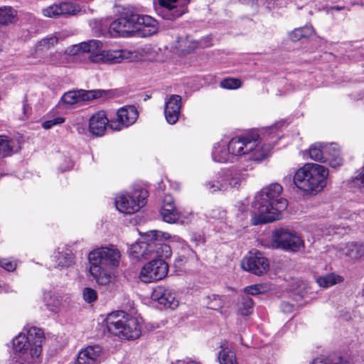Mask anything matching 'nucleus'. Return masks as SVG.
Here are the masks:
<instances>
[{
  "label": "nucleus",
  "instance_id": "1",
  "mask_svg": "<svg viewBox=\"0 0 364 364\" xmlns=\"http://www.w3.org/2000/svg\"><path fill=\"white\" fill-rule=\"evenodd\" d=\"M282 186L272 183L257 193L252 202V224L272 223L281 218L282 210L287 207V200L280 195Z\"/></svg>",
  "mask_w": 364,
  "mask_h": 364
},
{
  "label": "nucleus",
  "instance_id": "2",
  "mask_svg": "<svg viewBox=\"0 0 364 364\" xmlns=\"http://www.w3.org/2000/svg\"><path fill=\"white\" fill-rule=\"evenodd\" d=\"M259 138L257 133L234 137L228 143V151L232 157L245 156L248 160L260 161L270 154L274 144L260 146L257 144Z\"/></svg>",
  "mask_w": 364,
  "mask_h": 364
},
{
  "label": "nucleus",
  "instance_id": "3",
  "mask_svg": "<svg viewBox=\"0 0 364 364\" xmlns=\"http://www.w3.org/2000/svg\"><path fill=\"white\" fill-rule=\"evenodd\" d=\"M328 169L320 164L308 163L294 176L295 186L304 192L316 194L326 185Z\"/></svg>",
  "mask_w": 364,
  "mask_h": 364
},
{
  "label": "nucleus",
  "instance_id": "4",
  "mask_svg": "<svg viewBox=\"0 0 364 364\" xmlns=\"http://www.w3.org/2000/svg\"><path fill=\"white\" fill-rule=\"evenodd\" d=\"M105 322L108 332L121 339L135 340L141 335L137 320L124 311L110 313Z\"/></svg>",
  "mask_w": 364,
  "mask_h": 364
},
{
  "label": "nucleus",
  "instance_id": "5",
  "mask_svg": "<svg viewBox=\"0 0 364 364\" xmlns=\"http://www.w3.org/2000/svg\"><path fill=\"white\" fill-rule=\"evenodd\" d=\"M167 232L158 230H151L145 235V240H149V252L150 259H166L171 255V250L166 243L170 238Z\"/></svg>",
  "mask_w": 364,
  "mask_h": 364
},
{
  "label": "nucleus",
  "instance_id": "6",
  "mask_svg": "<svg viewBox=\"0 0 364 364\" xmlns=\"http://www.w3.org/2000/svg\"><path fill=\"white\" fill-rule=\"evenodd\" d=\"M148 191L145 189L136 190L132 195L121 194L115 198L117 209L125 214L138 211L146 203Z\"/></svg>",
  "mask_w": 364,
  "mask_h": 364
},
{
  "label": "nucleus",
  "instance_id": "7",
  "mask_svg": "<svg viewBox=\"0 0 364 364\" xmlns=\"http://www.w3.org/2000/svg\"><path fill=\"white\" fill-rule=\"evenodd\" d=\"M120 252L113 247H103L91 252L88 259L91 266H99L102 269L116 267L119 265Z\"/></svg>",
  "mask_w": 364,
  "mask_h": 364
},
{
  "label": "nucleus",
  "instance_id": "8",
  "mask_svg": "<svg viewBox=\"0 0 364 364\" xmlns=\"http://www.w3.org/2000/svg\"><path fill=\"white\" fill-rule=\"evenodd\" d=\"M273 246L291 252L304 248V242L295 232L280 228L273 232Z\"/></svg>",
  "mask_w": 364,
  "mask_h": 364
},
{
  "label": "nucleus",
  "instance_id": "9",
  "mask_svg": "<svg viewBox=\"0 0 364 364\" xmlns=\"http://www.w3.org/2000/svg\"><path fill=\"white\" fill-rule=\"evenodd\" d=\"M15 361L13 364H31L39 357L42 351L37 343H11Z\"/></svg>",
  "mask_w": 364,
  "mask_h": 364
},
{
  "label": "nucleus",
  "instance_id": "10",
  "mask_svg": "<svg viewBox=\"0 0 364 364\" xmlns=\"http://www.w3.org/2000/svg\"><path fill=\"white\" fill-rule=\"evenodd\" d=\"M144 266L140 279L145 283L154 282L164 278L168 271V264L163 259H154Z\"/></svg>",
  "mask_w": 364,
  "mask_h": 364
},
{
  "label": "nucleus",
  "instance_id": "11",
  "mask_svg": "<svg viewBox=\"0 0 364 364\" xmlns=\"http://www.w3.org/2000/svg\"><path fill=\"white\" fill-rule=\"evenodd\" d=\"M109 92L105 90H77L65 92L61 97L63 103L73 105L82 101H90L95 99H107L109 97Z\"/></svg>",
  "mask_w": 364,
  "mask_h": 364
},
{
  "label": "nucleus",
  "instance_id": "12",
  "mask_svg": "<svg viewBox=\"0 0 364 364\" xmlns=\"http://www.w3.org/2000/svg\"><path fill=\"white\" fill-rule=\"evenodd\" d=\"M178 0H159V15L164 19L174 21L187 12L186 6L191 0H183L181 5H177Z\"/></svg>",
  "mask_w": 364,
  "mask_h": 364
},
{
  "label": "nucleus",
  "instance_id": "13",
  "mask_svg": "<svg viewBox=\"0 0 364 364\" xmlns=\"http://www.w3.org/2000/svg\"><path fill=\"white\" fill-rule=\"evenodd\" d=\"M151 299L163 305L165 308L172 310L178 306L179 301L176 299V293L172 289L164 286H158L153 290Z\"/></svg>",
  "mask_w": 364,
  "mask_h": 364
},
{
  "label": "nucleus",
  "instance_id": "14",
  "mask_svg": "<svg viewBox=\"0 0 364 364\" xmlns=\"http://www.w3.org/2000/svg\"><path fill=\"white\" fill-rule=\"evenodd\" d=\"M135 35L139 37L147 38L157 33L159 26L158 21L148 15L136 14Z\"/></svg>",
  "mask_w": 364,
  "mask_h": 364
},
{
  "label": "nucleus",
  "instance_id": "15",
  "mask_svg": "<svg viewBox=\"0 0 364 364\" xmlns=\"http://www.w3.org/2000/svg\"><path fill=\"white\" fill-rule=\"evenodd\" d=\"M242 267L256 275H262L269 268L268 259L263 255L257 252L255 254L244 258L242 262Z\"/></svg>",
  "mask_w": 364,
  "mask_h": 364
},
{
  "label": "nucleus",
  "instance_id": "16",
  "mask_svg": "<svg viewBox=\"0 0 364 364\" xmlns=\"http://www.w3.org/2000/svg\"><path fill=\"white\" fill-rule=\"evenodd\" d=\"M80 10L81 9L78 4L70 1H63L54 4L43 9V14L47 17L55 18L59 16L76 15Z\"/></svg>",
  "mask_w": 364,
  "mask_h": 364
},
{
  "label": "nucleus",
  "instance_id": "17",
  "mask_svg": "<svg viewBox=\"0 0 364 364\" xmlns=\"http://www.w3.org/2000/svg\"><path fill=\"white\" fill-rule=\"evenodd\" d=\"M182 98L178 95H171L165 102L164 115L166 122L170 124H175L181 114Z\"/></svg>",
  "mask_w": 364,
  "mask_h": 364
},
{
  "label": "nucleus",
  "instance_id": "18",
  "mask_svg": "<svg viewBox=\"0 0 364 364\" xmlns=\"http://www.w3.org/2000/svg\"><path fill=\"white\" fill-rule=\"evenodd\" d=\"M20 339H25V341H43V340H50L53 338L49 333L46 334L42 328L25 326L23 331L16 336L11 341H21Z\"/></svg>",
  "mask_w": 364,
  "mask_h": 364
},
{
  "label": "nucleus",
  "instance_id": "19",
  "mask_svg": "<svg viewBox=\"0 0 364 364\" xmlns=\"http://www.w3.org/2000/svg\"><path fill=\"white\" fill-rule=\"evenodd\" d=\"M108 122L105 112H97L90 119L89 131L95 136H101L105 134Z\"/></svg>",
  "mask_w": 364,
  "mask_h": 364
},
{
  "label": "nucleus",
  "instance_id": "20",
  "mask_svg": "<svg viewBox=\"0 0 364 364\" xmlns=\"http://www.w3.org/2000/svg\"><path fill=\"white\" fill-rule=\"evenodd\" d=\"M102 43L98 40H90L80 44V50L82 53H89V60L92 63H99L103 60L101 48Z\"/></svg>",
  "mask_w": 364,
  "mask_h": 364
},
{
  "label": "nucleus",
  "instance_id": "21",
  "mask_svg": "<svg viewBox=\"0 0 364 364\" xmlns=\"http://www.w3.org/2000/svg\"><path fill=\"white\" fill-rule=\"evenodd\" d=\"M102 351V348L98 344L89 346L79 353L76 364H95Z\"/></svg>",
  "mask_w": 364,
  "mask_h": 364
},
{
  "label": "nucleus",
  "instance_id": "22",
  "mask_svg": "<svg viewBox=\"0 0 364 364\" xmlns=\"http://www.w3.org/2000/svg\"><path fill=\"white\" fill-rule=\"evenodd\" d=\"M74 255L68 248L58 247L54 252V267H69L74 264Z\"/></svg>",
  "mask_w": 364,
  "mask_h": 364
},
{
  "label": "nucleus",
  "instance_id": "23",
  "mask_svg": "<svg viewBox=\"0 0 364 364\" xmlns=\"http://www.w3.org/2000/svg\"><path fill=\"white\" fill-rule=\"evenodd\" d=\"M222 175L225 182H228V188L229 187L238 188L242 181H245L248 176L246 170L238 168L228 170Z\"/></svg>",
  "mask_w": 364,
  "mask_h": 364
},
{
  "label": "nucleus",
  "instance_id": "24",
  "mask_svg": "<svg viewBox=\"0 0 364 364\" xmlns=\"http://www.w3.org/2000/svg\"><path fill=\"white\" fill-rule=\"evenodd\" d=\"M324 150V162L327 161L333 168L340 166L343 164V158L337 144H326Z\"/></svg>",
  "mask_w": 364,
  "mask_h": 364
},
{
  "label": "nucleus",
  "instance_id": "25",
  "mask_svg": "<svg viewBox=\"0 0 364 364\" xmlns=\"http://www.w3.org/2000/svg\"><path fill=\"white\" fill-rule=\"evenodd\" d=\"M117 117L125 127H127L136 122L138 117V112L133 105L124 106L118 109Z\"/></svg>",
  "mask_w": 364,
  "mask_h": 364
},
{
  "label": "nucleus",
  "instance_id": "26",
  "mask_svg": "<svg viewBox=\"0 0 364 364\" xmlns=\"http://www.w3.org/2000/svg\"><path fill=\"white\" fill-rule=\"evenodd\" d=\"M103 60L110 62L112 63H120L124 60H129L132 58V53L127 50H114L108 51H102Z\"/></svg>",
  "mask_w": 364,
  "mask_h": 364
},
{
  "label": "nucleus",
  "instance_id": "27",
  "mask_svg": "<svg viewBox=\"0 0 364 364\" xmlns=\"http://www.w3.org/2000/svg\"><path fill=\"white\" fill-rule=\"evenodd\" d=\"M130 254L137 259H149V240L144 239V241L132 245L130 247Z\"/></svg>",
  "mask_w": 364,
  "mask_h": 364
},
{
  "label": "nucleus",
  "instance_id": "28",
  "mask_svg": "<svg viewBox=\"0 0 364 364\" xmlns=\"http://www.w3.org/2000/svg\"><path fill=\"white\" fill-rule=\"evenodd\" d=\"M90 272L97 284L100 286H105L112 280V276L106 269H102L99 266H90Z\"/></svg>",
  "mask_w": 364,
  "mask_h": 364
},
{
  "label": "nucleus",
  "instance_id": "29",
  "mask_svg": "<svg viewBox=\"0 0 364 364\" xmlns=\"http://www.w3.org/2000/svg\"><path fill=\"white\" fill-rule=\"evenodd\" d=\"M345 255L353 260L364 259V243H348L346 247Z\"/></svg>",
  "mask_w": 364,
  "mask_h": 364
},
{
  "label": "nucleus",
  "instance_id": "30",
  "mask_svg": "<svg viewBox=\"0 0 364 364\" xmlns=\"http://www.w3.org/2000/svg\"><path fill=\"white\" fill-rule=\"evenodd\" d=\"M121 26L122 22H120L119 18L110 23L106 21L102 25V35L113 38L118 37L122 33Z\"/></svg>",
  "mask_w": 364,
  "mask_h": 364
},
{
  "label": "nucleus",
  "instance_id": "31",
  "mask_svg": "<svg viewBox=\"0 0 364 364\" xmlns=\"http://www.w3.org/2000/svg\"><path fill=\"white\" fill-rule=\"evenodd\" d=\"M136 14L133 12H125L124 15L119 18L122 22V31L124 33H133L135 34L136 30Z\"/></svg>",
  "mask_w": 364,
  "mask_h": 364
},
{
  "label": "nucleus",
  "instance_id": "32",
  "mask_svg": "<svg viewBox=\"0 0 364 364\" xmlns=\"http://www.w3.org/2000/svg\"><path fill=\"white\" fill-rule=\"evenodd\" d=\"M212 157L213 161L220 163L231 161V155L228 151V147L226 148L225 144H215L212 151Z\"/></svg>",
  "mask_w": 364,
  "mask_h": 364
},
{
  "label": "nucleus",
  "instance_id": "33",
  "mask_svg": "<svg viewBox=\"0 0 364 364\" xmlns=\"http://www.w3.org/2000/svg\"><path fill=\"white\" fill-rule=\"evenodd\" d=\"M237 313L241 316H248L253 309V301L247 295L242 296L237 302Z\"/></svg>",
  "mask_w": 364,
  "mask_h": 364
},
{
  "label": "nucleus",
  "instance_id": "34",
  "mask_svg": "<svg viewBox=\"0 0 364 364\" xmlns=\"http://www.w3.org/2000/svg\"><path fill=\"white\" fill-rule=\"evenodd\" d=\"M326 144L323 143H316L312 144L309 149V158L312 160L324 162Z\"/></svg>",
  "mask_w": 364,
  "mask_h": 364
},
{
  "label": "nucleus",
  "instance_id": "35",
  "mask_svg": "<svg viewBox=\"0 0 364 364\" xmlns=\"http://www.w3.org/2000/svg\"><path fill=\"white\" fill-rule=\"evenodd\" d=\"M220 348L222 349L218 353L220 364H238L235 352L224 345L221 346Z\"/></svg>",
  "mask_w": 364,
  "mask_h": 364
},
{
  "label": "nucleus",
  "instance_id": "36",
  "mask_svg": "<svg viewBox=\"0 0 364 364\" xmlns=\"http://www.w3.org/2000/svg\"><path fill=\"white\" fill-rule=\"evenodd\" d=\"M343 277L335 274L334 273L327 274L324 276H320L316 279L317 284L321 287H328L337 283L343 282Z\"/></svg>",
  "mask_w": 364,
  "mask_h": 364
},
{
  "label": "nucleus",
  "instance_id": "37",
  "mask_svg": "<svg viewBox=\"0 0 364 364\" xmlns=\"http://www.w3.org/2000/svg\"><path fill=\"white\" fill-rule=\"evenodd\" d=\"M205 187L211 193L218 191H225L228 189V182H225L223 175L219 173L215 179L207 182Z\"/></svg>",
  "mask_w": 364,
  "mask_h": 364
},
{
  "label": "nucleus",
  "instance_id": "38",
  "mask_svg": "<svg viewBox=\"0 0 364 364\" xmlns=\"http://www.w3.org/2000/svg\"><path fill=\"white\" fill-rule=\"evenodd\" d=\"M206 304L208 309L218 311L225 305L224 296L212 294L205 297Z\"/></svg>",
  "mask_w": 364,
  "mask_h": 364
},
{
  "label": "nucleus",
  "instance_id": "39",
  "mask_svg": "<svg viewBox=\"0 0 364 364\" xmlns=\"http://www.w3.org/2000/svg\"><path fill=\"white\" fill-rule=\"evenodd\" d=\"M16 11L11 7H0V24L6 25L14 23Z\"/></svg>",
  "mask_w": 364,
  "mask_h": 364
},
{
  "label": "nucleus",
  "instance_id": "40",
  "mask_svg": "<svg viewBox=\"0 0 364 364\" xmlns=\"http://www.w3.org/2000/svg\"><path fill=\"white\" fill-rule=\"evenodd\" d=\"M14 141L9 139L7 136H0V156H10L14 151Z\"/></svg>",
  "mask_w": 364,
  "mask_h": 364
},
{
  "label": "nucleus",
  "instance_id": "41",
  "mask_svg": "<svg viewBox=\"0 0 364 364\" xmlns=\"http://www.w3.org/2000/svg\"><path fill=\"white\" fill-rule=\"evenodd\" d=\"M170 208H161V215L162 216L163 220L168 223H176L179 218L178 213L176 209V207H171Z\"/></svg>",
  "mask_w": 364,
  "mask_h": 364
},
{
  "label": "nucleus",
  "instance_id": "42",
  "mask_svg": "<svg viewBox=\"0 0 364 364\" xmlns=\"http://www.w3.org/2000/svg\"><path fill=\"white\" fill-rule=\"evenodd\" d=\"M58 38L55 36H48L46 38L38 41L36 44L37 50L42 51L44 49H49L58 43Z\"/></svg>",
  "mask_w": 364,
  "mask_h": 364
},
{
  "label": "nucleus",
  "instance_id": "43",
  "mask_svg": "<svg viewBox=\"0 0 364 364\" xmlns=\"http://www.w3.org/2000/svg\"><path fill=\"white\" fill-rule=\"evenodd\" d=\"M338 362L331 363L328 360L316 359L313 361L312 364H363L362 361L358 360V359H345L343 357H338Z\"/></svg>",
  "mask_w": 364,
  "mask_h": 364
},
{
  "label": "nucleus",
  "instance_id": "44",
  "mask_svg": "<svg viewBox=\"0 0 364 364\" xmlns=\"http://www.w3.org/2000/svg\"><path fill=\"white\" fill-rule=\"evenodd\" d=\"M220 86L225 89H237L242 86V82L240 79L228 77L220 82Z\"/></svg>",
  "mask_w": 364,
  "mask_h": 364
},
{
  "label": "nucleus",
  "instance_id": "45",
  "mask_svg": "<svg viewBox=\"0 0 364 364\" xmlns=\"http://www.w3.org/2000/svg\"><path fill=\"white\" fill-rule=\"evenodd\" d=\"M205 216L215 220H222L225 217V212L218 207L209 208L205 211Z\"/></svg>",
  "mask_w": 364,
  "mask_h": 364
},
{
  "label": "nucleus",
  "instance_id": "46",
  "mask_svg": "<svg viewBox=\"0 0 364 364\" xmlns=\"http://www.w3.org/2000/svg\"><path fill=\"white\" fill-rule=\"evenodd\" d=\"M82 296L84 300L89 304L94 302L97 299V291L90 287H86L83 289Z\"/></svg>",
  "mask_w": 364,
  "mask_h": 364
},
{
  "label": "nucleus",
  "instance_id": "47",
  "mask_svg": "<svg viewBox=\"0 0 364 364\" xmlns=\"http://www.w3.org/2000/svg\"><path fill=\"white\" fill-rule=\"evenodd\" d=\"M0 267L8 272L14 271L16 268V264L9 259H0Z\"/></svg>",
  "mask_w": 364,
  "mask_h": 364
},
{
  "label": "nucleus",
  "instance_id": "48",
  "mask_svg": "<svg viewBox=\"0 0 364 364\" xmlns=\"http://www.w3.org/2000/svg\"><path fill=\"white\" fill-rule=\"evenodd\" d=\"M64 122L65 119L63 118L57 117L55 119L44 122L43 123V127L46 129H48L53 127L54 125L63 124Z\"/></svg>",
  "mask_w": 364,
  "mask_h": 364
},
{
  "label": "nucleus",
  "instance_id": "49",
  "mask_svg": "<svg viewBox=\"0 0 364 364\" xmlns=\"http://www.w3.org/2000/svg\"><path fill=\"white\" fill-rule=\"evenodd\" d=\"M245 292L247 294L257 295L262 292V287L258 284L245 287Z\"/></svg>",
  "mask_w": 364,
  "mask_h": 364
},
{
  "label": "nucleus",
  "instance_id": "50",
  "mask_svg": "<svg viewBox=\"0 0 364 364\" xmlns=\"http://www.w3.org/2000/svg\"><path fill=\"white\" fill-rule=\"evenodd\" d=\"M191 241L195 242L196 246L205 242V237L200 233L193 232L191 234Z\"/></svg>",
  "mask_w": 364,
  "mask_h": 364
},
{
  "label": "nucleus",
  "instance_id": "51",
  "mask_svg": "<svg viewBox=\"0 0 364 364\" xmlns=\"http://www.w3.org/2000/svg\"><path fill=\"white\" fill-rule=\"evenodd\" d=\"M299 29L302 33L303 38H309L314 32V29L311 26H305L304 27L299 28Z\"/></svg>",
  "mask_w": 364,
  "mask_h": 364
},
{
  "label": "nucleus",
  "instance_id": "52",
  "mask_svg": "<svg viewBox=\"0 0 364 364\" xmlns=\"http://www.w3.org/2000/svg\"><path fill=\"white\" fill-rule=\"evenodd\" d=\"M107 125L111 129L114 131H119L123 127H124V124H122L120 121L118 120V119L116 121H109Z\"/></svg>",
  "mask_w": 364,
  "mask_h": 364
},
{
  "label": "nucleus",
  "instance_id": "53",
  "mask_svg": "<svg viewBox=\"0 0 364 364\" xmlns=\"http://www.w3.org/2000/svg\"><path fill=\"white\" fill-rule=\"evenodd\" d=\"M280 308L284 313L289 314L292 312L294 306L288 301H282Z\"/></svg>",
  "mask_w": 364,
  "mask_h": 364
},
{
  "label": "nucleus",
  "instance_id": "54",
  "mask_svg": "<svg viewBox=\"0 0 364 364\" xmlns=\"http://www.w3.org/2000/svg\"><path fill=\"white\" fill-rule=\"evenodd\" d=\"M290 39L296 42L299 40H301L302 38V33L299 31V28L294 29L290 34H289Z\"/></svg>",
  "mask_w": 364,
  "mask_h": 364
},
{
  "label": "nucleus",
  "instance_id": "55",
  "mask_svg": "<svg viewBox=\"0 0 364 364\" xmlns=\"http://www.w3.org/2000/svg\"><path fill=\"white\" fill-rule=\"evenodd\" d=\"M169 205L171 207H175L174 206V204H173V200L171 196H167L164 198V205L162 208H166L167 207L168 208H169Z\"/></svg>",
  "mask_w": 364,
  "mask_h": 364
},
{
  "label": "nucleus",
  "instance_id": "56",
  "mask_svg": "<svg viewBox=\"0 0 364 364\" xmlns=\"http://www.w3.org/2000/svg\"><path fill=\"white\" fill-rule=\"evenodd\" d=\"M65 162L66 164V167H63L62 165L59 167V168L60 169V171L62 172L65 171L69 170L70 168H73V164H74L71 160L68 159H65Z\"/></svg>",
  "mask_w": 364,
  "mask_h": 364
},
{
  "label": "nucleus",
  "instance_id": "57",
  "mask_svg": "<svg viewBox=\"0 0 364 364\" xmlns=\"http://www.w3.org/2000/svg\"><path fill=\"white\" fill-rule=\"evenodd\" d=\"M28 108H29V107L28 105L27 97H26V96H25L23 101V112L25 115L26 114Z\"/></svg>",
  "mask_w": 364,
  "mask_h": 364
},
{
  "label": "nucleus",
  "instance_id": "58",
  "mask_svg": "<svg viewBox=\"0 0 364 364\" xmlns=\"http://www.w3.org/2000/svg\"><path fill=\"white\" fill-rule=\"evenodd\" d=\"M176 364H200V363H198L195 360H188V361H185V360H177L176 361Z\"/></svg>",
  "mask_w": 364,
  "mask_h": 364
},
{
  "label": "nucleus",
  "instance_id": "59",
  "mask_svg": "<svg viewBox=\"0 0 364 364\" xmlns=\"http://www.w3.org/2000/svg\"><path fill=\"white\" fill-rule=\"evenodd\" d=\"M358 181H360V183L364 187V171H362V173L358 176V178H357Z\"/></svg>",
  "mask_w": 364,
  "mask_h": 364
},
{
  "label": "nucleus",
  "instance_id": "60",
  "mask_svg": "<svg viewBox=\"0 0 364 364\" xmlns=\"http://www.w3.org/2000/svg\"><path fill=\"white\" fill-rule=\"evenodd\" d=\"M281 126H282V124L277 123L274 125L272 126L269 128V129L271 130L272 132H273L274 130H277L279 129V127H280Z\"/></svg>",
  "mask_w": 364,
  "mask_h": 364
},
{
  "label": "nucleus",
  "instance_id": "61",
  "mask_svg": "<svg viewBox=\"0 0 364 364\" xmlns=\"http://www.w3.org/2000/svg\"><path fill=\"white\" fill-rule=\"evenodd\" d=\"M344 8H345L344 6H333L331 7V9L335 10V11H341V10H343Z\"/></svg>",
  "mask_w": 364,
  "mask_h": 364
},
{
  "label": "nucleus",
  "instance_id": "62",
  "mask_svg": "<svg viewBox=\"0 0 364 364\" xmlns=\"http://www.w3.org/2000/svg\"><path fill=\"white\" fill-rule=\"evenodd\" d=\"M351 5L353 6H355V5H360V6H363V4H359L358 2H355V1H353L351 3Z\"/></svg>",
  "mask_w": 364,
  "mask_h": 364
},
{
  "label": "nucleus",
  "instance_id": "63",
  "mask_svg": "<svg viewBox=\"0 0 364 364\" xmlns=\"http://www.w3.org/2000/svg\"><path fill=\"white\" fill-rule=\"evenodd\" d=\"M196 47H197V43H194V45L192 46V48H195Z\"/></svg>",
  "mask_w": 364,
  "mask_h": 364
},
{
  "label": "nucleus",
  "instance_id": "64",
  "mask_svg": "<svg viewBox=\"0 0 364 364\" xmlns=\"http://www.w3.org/2000/svg\"><path fill=\"white\" fill-rule=\"evenodd\" d=\"M2 176H3V175H2V174H1V175H0V178H1Z\"/></svg>",
  "mask_w": 364,
  "mask_h": 364
}]
</instances>
